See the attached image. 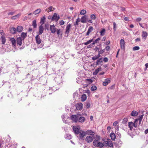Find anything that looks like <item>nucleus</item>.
I'll use <instances>...</instances> for the list:
<instances>
[{"label":"nucleus","instance_id":"nucleus-59","mask_svg":"<svg viewBox=\"0 0 148 148\" xmlns=\"http://www.w3.org/2000/svg\"><path fill=\"white\" fill-rule=\"evenodd\" d=\"M142 19L141 18L139 17L136 18V21L138 22L141 21Z\"/></svg>","mask_w":148,"mask_h":148},{"label":"nucleus","instance_id":"nucleus-40","mask_svg":"<svg viewBox=\"0 0 148 148\" xmlns=\"http://www.w3.org/2000/svg\"><path fill=\"white\" fill-rule=\"evenodd\" d=\"M1 39L2 44H4L6 41L5 38L3 36H1Z\"/></svg>","mask_w":148,"mask_h":148},{"label":"nucleus","instance_id":"nucleus-38","mask_svg":"<svg viewBox=\"0 0 148 148\" xmlns=\"http://www.w3.org/2000/svg\"><path fill=\"white\" fill-rule=\"evenodd\" d=\"M93 41V39H90L87 42H84V44L85 45H87L90 43H91Z\"/></svg>","mask_w":148,"mask_h":148},{"label":"nucleus","instance_id":"nucleus-3","mask_svg":"<svg viewBox=\"0 0 148 148\" xmlns=\"http://www.w3.org/2000/svg\"><path fill=\"white\" fill-rule=\"evenodd\" d=\"M60 18L59 15L56 13H55L52 17L51 19L52 21H55L56 22H57Z\"/></svg>","mask_w":148,"mask_h":148},{"label":"nucleus","instance_id":"nucleus-24","mask_svg":"<svg viewBox=\"0 0 148 148\" xmlns=\"http://www.w3.org/2000/svg\"><path fill=\"white\" fill-rule=\"evenodd\" d=\"M101 67L98 68L96 69L95 71L93 73V75H96L99 72V71H101Z\"/></svg>","mask_w":148,"mask_h":148},{"label":"nucleus","instance_id":"nucleus-26","mask_svg":"<svg viewBox=\"0 0 148 148\" xmlns=\"http://www.w3.org/2000/svg\"><path fill=\"white\" fill-rule=\"evenodd\" d=\"M93 30V28L92 26H90L89 28L88 31L86 33V35L88 36L89 34L92 32Z\"/></svg>","mask_w":148,"mask_h":148},{"label":"nucleus","instance_id":"nucleus-60","mask_svg":"<svg viewBox=\"0 0 148 148\" xmlns=\"http://www.w3.org/2000/svg\"><path fill=\"white\" fill-rule=\"evenodd\" d=\"M108 58L106 57L104 58L103 59V61L105 62H108Z\"/></svg>","mask_w":148,"mask_h":148},{"label":"nucleus","instance_id":"nucleus-35","mask_svg":"<svg viewBox=\"0 0 148 148\" xmlns=\"http://www.w3.org/2000/svg\"><path fill=\"white\" fill-rule=\"evenodd\" d=\"M21 15V14H18L16 15L13 16L11 17L12 19L15 20L18 18Z\"/></svg>","mask_w":148,"mask_h":148},{"label":"nucleus","instance_id":"nucleus-14","mask_svg":"<svg viewBox=\"0 0 148 148\" xmlns=\"http://www.w3.org/2000/svg\"><path fill=\"white\" fill-rule=\"evenodd\" d=\"M120 45L121 48L123 49H124L125 48V42L123 39H121V40Z\"/></svg>","mask_w":148,"mask_h":148},{"label":"nucleus","instance_id":"nucleus-45","mask_svg":"<svg viewBox=\"0 0 148 148\" xmlns=\"http://www.w3.org/2000/svg\"><path fill=\"white\" fill-rule=\"evenodd\" d=\"M97 89V88L96 86H92L91 88V90L92 91H95Z\"/></svg>","mask_w":148,"mask_h":148},{"label":"nucleus","instance_id":"nucleus-46","mask_svg":"<svg viewBox=\"0 0 148 148\" xmlns=\"http://www.w3.org/2000/svg\"><path fill=\"white\" fill-rule=\"evenodd\" d=\"M140 49L139 47L136 46L134 47L133 48V51H136Z\"/></svg>","mask_w":148,"mask_h":148},{"label":"nucleus","instance_id":"nucleus-61","mask_svg":"<svg viewBox=\"0 0 148 148\" xmlns=\"http://www.w3.org/2000/svg\"><path fill=\"white\" fill-rule=\"evenodd\" d=\"M14 12H10L8 13V15H13L14 14Z\"/></svg>","mask_w":148,"mask_h":148},{"label":"nucleus","instance_id":"nucleus-32","mask_svg":"<svg viewBox=\"0 0 148 148\" xmlns=\"http://www.w3.org/2000/svg\"><path fill=\"white\" fill-rule=\"evenodd\" d=\"M105 29L104 28L102 29L100 32V35L102 36H103L105 34Z\"/></svg>","mask_w":148,"mask_h":148},{"label":"nucleus","instance_id":"nucleus-4","mask_svg":"<svg viewBox=\"0 0 148 148\" xmlns=\"http://www.w3.org/2000/svg\"><path fill=\"white\" fill-rule=\"evenodd\" d=\"M71 120L74 122L78 121L79 116L77 115H73L71 116Z\"/></svg>","mask_w":148,"mask_h":148},{"label":"nucleus","instance_id":"nucleus-10","mask_svg":"<svg viewBox=\"0 0 148 148\" xmlns=\"http://www.w3.org/2000/svg\"><path fill=\"white\" fill-rule=\"evenodd\" d=\"M23 40L20 37H17L16 39V43L18 45L21 46L22 45V41Z\"/></svg>","mask_w":148,"mask_h":148},{"label":"nucleus","instance_id":"nucleus-5","mask_svg":"<svg viewBox=\"0 0 148 148\" xmlns=\"http://www.w3.org/2000/svg\"><path fill=\"white\" fill-rule=\"evenodd\" d=\"M76 109L78 110H80L82 109L83 104L82 103H79L75 105Z\"/></svg>","mask_w":148,"mask_h":148},{"label":"nucleus","instance_id":"nucleus-23","mask_svg":"<svg viewBox=\"0 0 148 148\" xmlns=\"http://www.w3.org/2000/svg\"><path fill=\"white\" fill-rule=\"evenodd\" d=\"M10 31L12 34H15L16 32V29L14 27H12L10 28Z\"/></svg>","mask_w":148,"mask_h":148},{"label":"nucleus","instance_id":"nucleus-16","mask_svg":"<svg viewBox=\"0 0 148 148\" xmlns=\"http://www.w3.org/2000/svg\"><path fill=\"white\" fill-rule=\"evenodd\" d=\"M55 9V8H53L52 6H50L46 9L45 10V11L47 12L48 13H49V12L53 11V10Z\"/></svg>","mask_w":148,"mask_h":148},{"label":"nucleus","instance_id":"nucleus-50","mask_svg":"<svg viewBox=\"0 0 148 148\" xmlns=\"http://www.w3.org/2000/svg\"><path fill=\"white\" fill-rule=\"evenodd\" d=\"M95 140H99L100 139V136L98 135H96L95 137Z\"/></svg>","mask_w":148,"mask_h":148},{"label":"nucleus","instance_id":"nucleus-27","mask_svg":"<svg viewBox=\"0 0 148 148\" xmlns=\"http://www.w3.org/2000/svg\"><path fill=\"white\" fill-rule=\"evenodd\" d=\"M138 114V112L137 111L134 110L132 112L131 115L132 116H137Z\"/></svg>","mask_w":148,"mask_h":148},{"label":"nucleus","instance_id":"nucleus-36","mask_svg":"<svg viewBox=\"0 0 148 148\" xmlns=\"http://www.w3.org/2000/svg\"><path fill=\"white\" fill-rule=\"evenodd\" d=\"M65 137L67 139H70L72 138V137L70 134H66L65 136Z\"/></svg>","mask_w":148,"mask_h":148},{"label":"nucleus","instance_id":"nucleus-48","mask_svg":"<svg viewBox=\"0 0 148 148\" xmlns=\"http://www.w3.org/2000/svg\"><path fill=\"white\" fill-rule=\"evenodd\" d=\"M79 22V18H78L76 19V21L75 23L74 24V26H76L78 25V23Z\"/></svg>","mask_w":148,"mask_h":148},{"label":"nucleus","instance_id":"nucleus-12","mask_svg":"<svg viewBox=\"0 0 148 148\" xmlns=\"http://www.w3.org/2000/svg\"><path fill=\"white\" fill-rule=\"evenodd\" d=\"M35 38L36 42L39 45L42 42V40L38 35L36 36Z\"/></svg>","mask_w":148,"mask_h":148},{"label":"nucleus","instance_id":"nucleus-54","mask_svg":"<svg viewBox=\"0 0 148 148\" xmlns=\"http://www.w3.org/2000/svg\"><path fill=\"white\" fill-rule=\"evenodd\" d=\"M105 49L101 50L99 52V54L100 55V54L103 53L105 51Z\"/></svg>","mask_w":148,"mask_h":148},{"label":"nucleus","instance_id":"nucleus-57","mask_svg":"<svg viewBox=\"0 0 148 148\" xmlns=\"http://www.w3.org/2000/svg\"><path fill=\"white\" fill-rule=\"evenodd\" d=\"M77 82L79 84H80L82 81L79 78H77Z\"/></svg>","mask_w":148,"mask_h":148},{"label":"nucleus","instance_id":"nucleus-41","mask_svg":"<svg viewBox=\"0 0 148 148\" xmlns=\"http://www.w3.org/2000/svg\"><path fill=\"white\" fill-rule=\"evenodd\" d=\"M103 61H102V58H100L96 62V65H98L99 63H101Z\"/></svg>","mask_w":148,"mask_h":148},{"label":"nucleus","instance_id":"nucleus-2","mask_svg":"<svg viewBox=\"0 0 148 148\" xmlns=\"http://www.w3.org/2000/svg\"><path fill=\"white\" fill-rule=\"evenodd\" d=\"M71 26V24L70 23L66 25L65 29V35H67V37L68 36L69 34L70 31Z\"/></svg>","mask_w":148,"mask_h":148},{"label":"nucleus","instance_id":"nucleus-19","mask_svg":"<svg viewBox=\"0 0 148 148\" xmlns=\"http://www.w3.org/2000/svg\"><path fill=\"white\" fill-rule=\"evenodd\" d=\"M44 28L42 25H40L39 27V34H41L43 32Z\"/></svg>","mask_w":148,"mask_h":148},{"label":"nucleus","instance_id":"nucleus-28","mask_svg":"<svg viewBox=\"0 0 148 148\" xmlns=\"http://www.w3.org/2000/svg\"><path fill=\"white\" fill-rule=\"evenodd\" d=\"M85 120V118L84 117H79V119L78 121L82 123L84 122Z\"/></svg>","mask_w":148,"mask_h":148},{"label":"nucleus","instance_id":"nucleus-17","mask_svg":"<svg viewBox=\"0 0 148 148\" xmlns=\"http://www.w3.org/2000/svg\"><path fill=\"white\" fill-rule=\"evenodd\" d=\"M54 80L57 83L59 84L61 82V77L60 76H58L55 78Z\"/></svg>","mask_w":148,"mask_h":148},{"label":"nucleus","instance_id":"nucleus-6","mask_svg":"<svg viewBox=\"0 0 148 148\" xmlns=\"http://www.w3.org/2000/svg\"><path fill=\"white\" fill-rule=\"evenodd\" d=\"M9 41L11 42L12 46L14 47H16V40L14 38H10Z\"/></svg>","mask_w":148,"mask_h":148},{"label":"nucleus","instance_id":"nucleus-31","mask_svg":"<svg viewBox=\"0 0 148 148\" xmlns=\"http://www.w3.org/2000/svg\"><path fill=\"white\" fill-rule=\"evenodd\" d=\"M100 56H101L99 54H98L97 55H96L93 56L92 58V59L94 60H95L98 59Z\"/></svg>","mask_w":148,"mask_h":148},{"label":"nucleus","instance_id":"nucleus-55","mask_svg":"<svg viewBox=\"0 0 148 148\" xmlns=\"http://www.w3.org/2000/svg\"><path fill=\"white\" fill-rule=\"evenodd\" d=\"M59 23L60 25H62L64 24V22L63 20L60 21H59Z\"/></svg>","mask_w":148,"mask_h":148},{"label":"nucleus","instance_id":"nucleus-9","mask_svg":"<svg viewBox=\"0 0 148 148\" xmlns=\"http://www.w3.org/2000/svg\"><path fill=\"white\" fill-rule=\"evenodd\" d=\"M50 29L51 33H55L56 31L55 26L54 24L52 25H50Z\"/></svg>","mask_w":148,"mask_h":148},{"label":"nucleus","instance_id":"nucleus-1","mask_svg":"<svg viewBox=\"0 0 148 148\" xmlns=\"http://www.w3.org/2000/svg\"><path fill=\"white\" fill-rule=\"evenodd\" d=\"M93 145L95 147H98L100 148L103 147V145L102 142H100L97 140H95L93 142Z\"/></svg>","mask_w":148,"mask_h":148},{"label":"nucleus","instance_id":"nucleus-64","mask_svg":"<svg viewBox=\"0 0 148 148\" xmlns=\"http://www.w3.org/2000/svg\"><path fill=\"white\" fill-rule=\"evenodd\" d=\"M74 98H75V97H78V94L76 93H74L73 95Z\"/></svg>","mask_w":148,"mask_h":148},{"label":"nucleus","instance_id":"nucleus-13","mask_svg":"<svg viewBox=\"0 0 148 148\" xmlns=\"http://www.w3.org/2000/svg\"><path fill=\"white\" fill-rule=\"evenodd\" d=\"M73 130L74 133L76 134H79L80 131L79 129L76 126H74L73 127Z\"/></svg>","mask_w":148,"mask_h":148},{"label":"nucleus","instance_id":"nucleus-44","mask_svg":"<svg viewBox=\"0 0 148 148\" xmlns=\"http://www.w3.org/2000/svg\"><path fill=\"white\" fill-rule=\"evenodd\" d=\"M86 13V11L84 10H82L80 13L81 15H84Z\"/></svg>","mask_w":148,"mask_h":148},{"label":"nucleus","instance_id":"nucleus-52","mask_svg":"<svg viewBox=\"0 0 148 148\" xmlns=\"http://www.w3.org/2000/svg\"><path fill=\"white\" fill-rule=\"evenodd\" d=\"M86 107L87 108H88L90 107V104L89 102H87L86 103Z\"/></svg>","mask_w":148,"mask_h":148},{"label":"nucleus","instance_id":"nucleus-11","mask_svg":"<svg viewBox=\"0 0 148 148\" xmlns=\"http://www.w3.org/2000/svg\"><path fill=\"white\" fill-rule=\"evenodd\" d=\"M93 138L90 136H87L85 138V141L88 143H90L92 141Z\"/></svg>","mask_w":148,"mask_h":148},{"label":"nucleus","instance_id":"nucleus-21","mask_svg":"<svg viewBox=\"0 0 148 148\" xmlns=\"http://www.w3.org/2000/svg\"><path fill=\"white\" fill-rule=\"evenodd\" d=\"M16 31L18 32H21L23 29V27L21 26H19L17 27Z\"/></svg>","mask_w":148,"mask_h":148},{"label":"nucleus","instance_id":"nucleus-62","mask_svg":"<svg viewBox=\"0 0 148 148\" xmlns=\"http://www.w3.org/2000/svg\"><path fill=\"white\" fill-rule=\"evenodd\" d=\"M108 84V83L106 81L103 82V85L104 86H106Z\"/></svg>","mask_w":148,"mask_h":148},{"label":"nucleus","instance_id":"nucleus-18","mask_svg":"<svg viewBox=\"0 0 148 148\" xmlns=\"http://www.w3.org/2000/svg\"><path fill=\"white\" fill-rule=\"evenodd\" d=\"M87 21V18L86 15L82 16L81 19V22L83 23H86Z\"/></svg>","mask_w":148,"mask_h":148},{"label":"nucleus","instance_id":"nucleus-33","mask_svg":"<svg viewBox=\"0 0 148 148\" xmlns=\"http://www.w3.org/2000/svg\"><path fill=\"white\" fill-rule=\"evenodd\" d=\"M56 33L57 35H60L61 36H62V31L60 29H57L56 30Z\"/></svg>","mask_w":148,"mask_h":148},{"label":"nucleus","instance_id":"nucleus-43","mask_svg":"<svg viewBox=\"0 0 148 148\" xmlns=\"http://www.w3.org/2000/svg\"><path fill=\"white\" fill-rule=\"evenodd\" d=\"M108 141H104L103 143H102L103 145V146H108Z\"/></svg>","mask_w":148,"mask_h":148},{"label":"nucleus","instance_id":"nucleus-8","mask_svg":"<svg viewBox=\"0 0 148 148\" xmlns=\"http://www.w3.org/2000/svg\"><path fill=\"white\" fill-rule=\"evenodd\" d=\"M79 134V138L81 139H83L84 136L86 134L85 132L82 130H80Z\"/></svg>","mask_w":148,"mask_h":148},{"label":"nucleus","instance_id":"nucleus-39","mask_svg":"<svg viewBox=\"0 0 148 148\" xmlns=\"http://www.w3.org/2000/svg\"><path fill=\"white\" fill-rule=\"evenodd\" d=\"M127 121L128 118H125L123 119L122 122L123 124L125 125L127 124Z\"/></svg>","mask_w":148,"mask_h":148},{"label":"nucleus","instance_id":"nucleus-58","mask_svg":"<svg viewBox=\"0 0 148 148\" xmlns=\"http://www.w3.org/2000/svg\"><path fill=\"white\" fill-rule=\"evenodd\" d=\"M105 81H106V82H107L108 84V83H110V79H109L108 78V79H105Z\"/></svg>","mask_w":148,"mask_h":148},{"label":"nucleus","instance_id":"nucleus-22","mask_svg":"<svg viewBox=\"0 0 148 148\" xmlns=\"http://www.w3.org/2000/svg\"><path fill=\"white\" fill-rule=\"evenodd\" d=\"M148 35V34L146 32H143L142 34V37L144 39V40H145Z\"/></svg>","mask_w":148,"mask_h":148},{"label":"nucleus","instance_id":"nucleus-51","mask_svg":"<svg viewBox=\"0 0 148 148\" xmlns=\"http://www.w3.org/2000/svg\"><path fill=\"white\" fill-rule=\"evenodd\" d=\"M143 115H141V116H139V117L138 119H138V121H142V120L143 118Z\"/></svg>","mask_w":148,"mask_h":148},{"label":"nucleus","instance_id":"nucleus-29","mask_svg":"<svg viewBox=\"0 0 148 148\" xmlns=\"http://www.w3.org/2000/svg\"><path fill=\"white\" fill-rule=\"evenodd\" d=\"M32 25L34 28H36L37 27V25L36 24V21L35 20H34L32 21Z\"/></svg>","mask_w":148,"mask_h":148},{"label":"nucleus","instance_id":"nucleus-47","mask_svg":"<svg viewBox=\"0 0 148 148\" xmlns=\"http://www.w3.org/2000/svg\"><path fill=\"white\" fill-rule=\"evenodd\" d=\"M90 18L92 20H95L96 17L94 14H92L90 16Z\"/></svg>","mask_w":148,"mask_h":148},{"label":"nucleus","instance_id":"nucleus-15","mask_svg":"<svg viewBox=\"0 0 148 148\" xmlns=\"http://www.w3.org/2000/svg\"><path fill=\"white\" fill-rule=\"evenodd\" d=\"M85 133L86 134L91 136H93L95 134V132L91 130H88L86 131Z\"/></svg>","mask_w":148,"mask_h":148},{"label":"nucleus","instance_id":"nucleus-53","mask_svg":"<svg viewBox=\"0 0 148 148\" xmlns=\"http://www.w3.org/2000/svg\"><path fill=\"white\" fill-rule=\"evenodd\" d=\"M100 40V38H98L97 39H96L93 42L95 43V44L97 43L98 41H99Z\"/></svg>","mask_w":148,"mask_h":148},{"label":"nucleus","instance_id":"nucleus-63","mask_svg":"<svg viewBox=\"0 0 148 148\" xmlns=\"http://www.w3.org/2000/svg\"><path fill=\"white\" fill-rule=\"evenodd\" d=\"M87 21L90 23H92V19H88L87 20Z\"/></svg>","mask_w":148,"mask_h":148},{"label":"nucleus","instance_id":"nucleus-7","mask_svg":"<svg viewBox=\"0 0 148 148\" xmlns=\"http://www.w3.org/2000/svg\"><path fill=\"white\" fill-rule=\"evenodd\" d=\"M128 126L131 130H132L133 127H136L137 126L136 124L132 122H129L128 123Z\"/></svg>","mask_w":148,"mask_h":148},{"label":"nucleus","instance_id":"nucleus-30","mask_svg":"<svg viewBox=\"0 0 148 148\" xmlns=\"http://www.w3.org/2000/svg\"><path fill=\"white\" fill-rule=\"evenodd\" d=\"M110 136L111 138V139L112 140H114L116 138V136L115 134L113 133H112L110 135Z\"/></svg>","mask_w":148,"mask_h":148},{"label":"nucleus","instance_id":"nucleus-49","mask_svg":"<svg viewBox=\"0 0 148 148\" xmlns=\"http://www.w3.org/2000/svg\"><path fill=\"white\" fill-rule=\"evenodd\" d=\"M113 29L114 30V31H115L116 30V23L115 22H114L113 23Z\"/></svg>","mask_w":148,"mask_h":148},{"label":"nucleus","instance_id":"nucleus-56","mask_svg":"<svg viewBox=\"0 0 148 148\" xmlns=\"http://www.w3.org/2000/svg\"><path fill=\"white\" fill-rule=\"evenodd\" d=\"M110 49V46H107L105 48V49H106V50L107 51H109Z\"/></svg>","mask_w":148,"mask_h":148},{"label":"nucleus","instance_id":"nucleus-34","mask_svg":"<svg viewBox=\"0 0 148 148\" xmlns=\"http://www.w3.org/2000/svg\"><path fill=\"white\" fill-rule=\"evenodd\" d=\"M86 96L85 94H83L82 95L81 97L82 100L83 101H84L86 99Z\"/></svg>","mask_w":148,"mask_h":148},{"label":"nucleus","instance_id":"nucleus-42","mask_svg":"<svg viewBox=\"0 0 148 148\" xmlns=\"http://www.w3.org/2000/svg\"><path fill=\"white\" fill-rule=\"evenodd\" d=\"M108 146L110 147H111L113 146V144L112 142L110 141H108Z\"/></svg>","mask_w":148,"mask_h":148},{"label":"nucleus","instance_id":"nucleus-37","mask_svg":"<svg viewBox=\"0 0 148 148\" xmlns=\"http://www.w3.org/2000/svg\"><path fill=\"white\" fill-rule=\"evenodd\" d=\"M40 12V9H38L34 12L33 14L35 15H36L38 14H39Z\"/></svg>","mask_w":148,"mask_h":148},{"label":"nucleus","instance_id":"nucleus-20","mask_svg":"<svg viewBox=\"0 0 148 148\" xmlns=\"http://www.w3.org/2000/svg\"><path fill=\"white\" fill-rule=\"evenodd\" d=\"M27 36V33L23 32L21 34V36L20 37H21L23 40H24Z\"/></svg>","mask_w":148,"mask_h":148},{"label":"nucleus","instance_id":"nucleus-25","mask_svg":"<svg viewBox=\"0 0 148 148\" xmlns=\"http://www.w3.org/2000/svg\"><path fill=\"white\" fill-rule=\"evenodd\" d=\"M46 18L45 16H44L42 18H41L40 23L41 25H43L45 22Z\"/></svg>","mask_w":148,"mask_h":148}]
</instances>
